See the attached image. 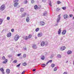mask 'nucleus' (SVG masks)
<instances>
[{"label": "nucleus", "instance_id": "nucleus-36", "mask_svg": "<svg viewBox=\"0 0 74 74\" xmlns=\"http://www.w3.org/2000/svg\"><path fill=\"white\" fill-rule=\"evenodd\" d=\"M2 59L3 60H6V59H5V56H3V57H2Z\"/></svg>", "mask_w": 74, "mask_h": 74}, {"label": "nucleus", "instance_id": "nucleus-47", "mask_svg": "<svg viewBox=\"0 0 74 74\" xmlns=\"http://www.w3.org/2000/svg\"><path fill=\"white\" fill-rule=\"evenodd\" d=\"M10 17H7V19L8 20H10Z\"/></svg>", "mask_w": 74, "mask_h": 74}, {"label": "nucleus", "instance_id": "nucleus-28", "mask_svg": "<svg viewBox=\"0 0 74 74\" xmlns=\"http://www.w3.org/2000/svg\"><path fill=\"white\" fill-rule=\"evenodd\" d=\"M3 23V20L1 19H0V25H1Z\"/></svg>", "mask_w": 74, "mask_h": 74}, {"label": "nucleus", "instance_id": "nucleus-20", "mask_svg": "<svg viewBox=\"0 0 74 74\" xmlns=\"http://www.w3.org/2000/svg\"><path fill=\"white\" fill-rule=\"evenodd\" d=\"M26 15V13L25 12L22 15V17H25Z\"/></svg>", "mask_w": 74, "mask_h": 74}, {"label": "nucleus", "instance_id": "nucleus-14", "mask_svg": "<svg viewBox=\"0 0 74 74\" xmlns=\"http://www.w3.org/2000/svg\"><path fill=\"white\" fill-rule=\"evenodd\" d=\"M57 58H62V55L60 54H58L57 56Z\"/></svg>", "mask_w": 74, "mask_h": 74}, {"label": "nucleus", "instance_id": "nucleus-26", "mask_svg": "<svg viewBox=\"0 0 74 74\" xmlns=\"http://www.w3.org/2000/svg\"><path fill=\"white\" fill-rule=\"evenodd\" d=\"M41 59L42 60H44L45 59V57L44 56H42L41 57Z\"/></svg>", "mask_w": 74, "mask_h": 74}, {"label": "nucleus", "instance_id": "nucleus-54", "mask_svg": "<svg viewBox=\"0 0 74 74\" xmlns=\"http://www.w3.org/2000/svg\"><path fill=\"white\" fill-rule=\"evenodd\" d=\"M29 14H27V16H29Z\"/></svg>", "mask_w": 74, "mask_h": 74}, {"label": "nucleus", "instance_id": "nucleus-27", "mask_svg": "<svg viewBox=\"0 0 74 74\" xmlns=\"http://www.w3.org/2000/svg\"><path fill=\"white\" fill-rule=\"evenodd\" d=\"M49 5H50V7H51L52 6V3H51V0H49Z\"/></svg>", "mask_w": 74, "mask_h": 74}, {"label": "nucleus", "instance_id": "nucleus-2", "mask_svg": "<svg viewBox=\"0 0 74 74\" xmlns=\"http://www.w3.org/2000/svg\"><path fill=\"white\" fill-rule=\"evenodd\" d=\"M5 5H1L0 7V10L1 11H3L5 10Z\"/></svg>", "mask_w": 74, "mask_h": 74}, {"label": "nucleus", "instance_id": "nucleus-59", "mask_svg": "<svg viewBox=\"0 0 74 74\" xmlns=\"http://www.w3.org/2000/svg\"><path fill=\"white\" fill-rule=\"evenodd\" d=\"M35 38H37V37H35Z\"/></svg>", "mask_w": 74, "mask_h": 74}, {"label": "nucleus", "instance_id": "nucleus-49", "mask_svg": "<svg viewBox=\"0 0 74 74\" xmlns=\"http://www.w3.org/2000/svg\"><path fill=\"white\" fill-rule=\"evenodd\" d=\"M11 32H14V29H12L11 30Z\"/></svg>", "mask_w": 74, "mask_h": 74}, {"label": "nucleus", "instance_id": "nucleus-19", "mask_svg": "<svg viewBox=\"0 0 74 74\" xmlns=\"http://www.w3.org/2000/svg\"><path fill=\"white\" fill-rule=\"evenodd\" d=\"M72 53V51H71L69 50L67 52V53L68 54V55H70V54H71V53Z\"/></svg>", "mask_w": 74, "mask_h": 74}, {"label": "nucleus", "instance_id": "nucleus-60", "mask_svg": "<svg viewBox=\"0 0 74 74\" xmlns=\"http://www.w3.org/2000/svg\"><path fill=\"white\" fill-rule=\"evenodd\" d=\"M61 40H62L61 39Z\"/></svg>", "mask_w": 74, "mask_h": 74}, {"label": "nucleus", "instance_id": "nucleus-53", "mask_svg": "<svg viewBox=\"0 0 74 74\" xmlns=\"http://www.w3.org/2000/svg\"><path fill=\"white\" fill-rule=\"evenodd\" d=\"M36 69H34L33 70V71H35L36 70Z\"/></svg>", "mask_w": 74, "mask_h": 74}, {"label": "nucleus", "instance_id": "nucleus-22", "mask_svg": "<svg viewBox=\"0 0 74 74\" xmlns=\"http://www.w3.org/2000/svg\"><path fill=\"white\" fill-rule=\"evenodd\" d=\"M8 60L7 59H6L4 61H3V63L4 64H5V63H6L7 62Z\"/></svg>", "mask_w": 74, "mask_h": 74}, {"label": "nucleus", "instance_id": "nucleus-34", "mask_svg": "<svg viewBox=\"0 0 74 74\" xmlns=\"http://www.w3.org/2000/svg\"><path fill=\"white\" fill-rule=\"evenodd\" d=\"M57 3L58 4H60V3H61V2H60V1H57Z\"/></svg>", "mask_w": 74, "mask_h": 74}, {"label": "nucleus", "instance_id": "nucleus-5", "mask_svg": "<svg viewBox=\"0 0 74 74\" xmlns=\"http://www.w3.org/2000/svg\"><path fill=\"white\" fill-rule=\"evenodd\" d=\"M64 18L65 19H67L69 18V15L67 14H65L64 15Z\"/></svg>", "mask_w": 74, "mask_h": 74}, {"label": "nucleus", "instance_id": "nucleus-51", "mask_svg": "<svg viewBox=\"0 0 74 74\" xmlns=\"http://www.w3.org/2000/svg\"><path fill=\"white\" fill-rule=\"evenodd\" d=\"M25 73V71H23L21 73V74H23Z\"/></svg>", "mask_w": 74, "mask_h": 74}, {"label": "nucleus", "instance_id": "nucleus-40", "mask_svg": "<svg viewBox=\"0 0 74 74\" xmlns=\"http://www.w3.org/2000/svg\"><path fill=\"white\" fill-rule=\"evenodd\" d=\"M62 9H63V10H66V7H63L62 8Z\"/></svg>", "mask_w": 74, "mask_h": 74}, {"label": "nucleus", "instance_id": "nucleus-4", "mask_svg": "<svg viewBox=\"0 0 74 74\" xmlns=\"http://www.w3.org/2000/svg\"><path fill=\"white\" fill-rule=\"evenodd\" d=\"M60 15H61V14L59 15H58V18H57V23H59V22L60 20Z\"/></svg>", "mask_w": 74, "mask_h": 74}, {"label": "nucleus", "instance_id": "nucleus-17", "mask_svg": "<svg viewBox=\"0 0 74 74\" xmlns=\"http://www.w3.org/2000/svg\"><path fill=\"white\" fill-rule=\"evenodd\" d=\"M32 47L34 49H37V46L36 45H33L32 46Z\"/></svg>", "mask_w": 74, "mask_h": 74}, {"label": "nucleus", "instance_id": "nucleus-44", "mask_svg": "<svg viewBox=\"0 0 74 74\" xmlns=\"http://www.w3.org/2000/svg\"><path fill=\"white\" fill-rule=\"evenodd\" d=\"M60 10V9L59 8H57V11H59Z\"/></svg>", "mask_w": 74, "mask_h": 74}, {"label": "nucleus", "instance_id": "nucleus-29", "mask_svg": "<svg viewBox=\"0 0 74 74\" xmlns=\"http://www.w3.org/2000/svg\"><path fill=\"white\" fill-rule=\"evenodd\" d=\"M46 66V64H43L42 65V67H45Z\"/></svg>", "mask_w": 74, "mask_h": 74}, {"label": "nucleus", "instance_id": "nucleus-46", "mask_svg": "<svg viewBox=\"0 0 74 74\" xmlns=\"http://www.w3.org/2000/svg\"><path fill=\"white\" fill-rule=\"evenodd\" d=\"M72 16H73V15H72V14H70L69 15L70 18H71V17H72Z\"/></svg>", "mask_w": 74, "mask_h": 74}, {"label": "nucleus", "instance_id": "nucleus-33", "mask_svg": "<svg viewBox=\"0 0 74 74\" xmlns=\"http://www.w3.org/2000/svg\"><path fill=\"white\" fill-rule=\"evenodd\" d=\"M27 64H26V62H24L23 63V66H26V65Z\"/></svg>", "mask_w": 74, "mask_h": 74}, {"label": "nucleus", "instance_id": "nucleus-16", "mask_svg": "<svg viewBox=\"0 0 74 74\" xmlns=\"http://www.w3.org/2000/svg\"><path fill=\"white\" fill-rule=\"evenodd\" d=\"M61 29L60 28L59 29V30L58 32V34L59 35H60V33H61Z\"/></svg>", "mask_w": 74, "mask_h": 74}, {"label": "nucleus", "instance_id": "nucleus-23", "mask_svg": "<svg viewBox=\"0 0 74 74\" xmlns=\"http://www.w3.org/2000/svg\"><path fill=\"white\" fill-rule=\"evenodd\" d=\"M34 8L35 9V10H37V9H38V6L37 5H35Z\"/></svg>", "mask_w": 74, "mask_h": 74}, {"label": "nucleus", "instance_id": "nucleus-37", "mask_svg": "<svg viewBox=\"0 0 74 74\" xmlns=\"http://www.w3.org/2000/svg\"><path fill=\"white\" fill-rule=\"evenodd\" d=\"M45 45H46V46L48 45V42H47V41H46L45 42Z\"/></svg>", "mask_w": 74, "mask_h": 74}, {"label": "nucleus", "instance_id": "nucleus-35", "mask_svg": "<svg viewBox=\"0 0 74 74\" xmlns=\"http://www.w3.org/2000/svg\"><path fill=\"white\" fill-rule=\"evenodd\" d=\"M53 57H54V55H52L50 56V58L52 59V58H53Z\"/></svg>", "mask_w": 74, "mask_h": 74}, {"label": "nucleus", "instance_id": "nucleus-6", "mask_svg": "<svg viewBox=\"0 0 74 74\" xmlns=\"http://www.w3.org/2000/svg\"><path fill=\"white\" fill-rule=\"evenodd\" d=\"M0 70L1 71L3 74H5V73L4 72V68H1L0 69Z\"/></svg>", "mask_w": 74, "mask_h": 74}, {"label": "nucleus", "instance_id": "nucleus-58", "mask_svg": "<svg viewBox=\"0 0 74 74\" xmlns=\"http://www.w3.org/2000/svg\"><path fill=\"white\" fill-rule=\"evenodd\" d=\"M74 19V17H73V19Z\"/></svg>", "mask_w": 74, "mask_h": 74}, {"label": "nucleus", "instance_id": "nucleus-31", "mask_svg": "<svg viewBox=\"0 0 74 74\" xmlns=\"http://www.w3.org/2000/svg\"><path fill=\"white\" fill-rule=\"evenodd\" d=\"M57 70H58V68L57 67H56L54 69V71H56Z\"/></svg>", "mask_w": 74, "mask_h": 74}, {"label": "nucleus", "instance_id": "nucleus-55", "mask_svg": "<svg viewBox=\"0 0 74 74\" xmlns=\"http://www.w3.org/2000/svg\"><path fill=\"white\" fill-rule=\"evenodd\" d=\"M16 74H19V73H17Z\"/></svg>", "mask_w": 74, "mask_h": 74}, {"label": "nucleus", "instance_id": "nucleus-57", "mask_svg": "<svg viewBox=\"0 0 74 74\" xmlns=\"http://www.w3.org/2000/svg\"><path fill=\"white\" fill-rule=\"evenodd\" d=\"M67 62H68V61H67V62H66V63H67Z\"/></svg>", "mask_w": 74, "mask_h": 74}, {"label": "nucleus", "instance_id": "nucleus-10", "mask_svg": "<svg viewBox=\"0 0 74 74\" xmlns=\"http://www.w3.org/2000/svg\"><path fill=\"white\" fill-rule=\"evenodd\" d=\"M6 71L7 74H9L10 73V70L9 69H7Z\"/></svg>", "mask_w": 74, "mask_h": 74}, {"label": "nucleus", "instance_id": "nucleus-62", "mask_svg": "<svg viewBox=\"0 0 74 74\" xmlns=\"http://www.w3.org/2000/svg\"><path fill=\"white\" fill-rule=\"evenodd\" d=\"M73 11H74V10H73Z\"/></svg>", "mask_w": 74, "mask_h": 74}, {"label": "nucleus", "instance_id": "nucleus-41", "mask_svg": "<svg viewBox=\"0 0 74 74\" xmlns=\"http://www.w3.org/2000/svg\"><path fill=\"white\" fill-rule=\"evenodd\" d=\"M24 3L25 4H27V1L25 0L24 1Z\"/></svg>", "mask_w": 74, "mask_h": 74}, {"label": "nucleus", "instance_id": "nucleus-32", "mask_svg": "<svg viewBox=\"0 0 74 74\" xmlns=\"http://www.w3.org/2000/svg\"><path fill=\"white\" fill-rule=\"evenodd\" d=\"M55 64H51V67L52 68H53V67H55Z\"/></svg>", "mask_w": 74, "mask_h": 74}, {"label": "nucleus", "instance_id": "nucleus-56", "mask_svg": "<svg viewBox=\"0 0 74 74\" xmlns=\"http://www.w3.org/2000/svg\"><path fill=\"white\" fill-rule=\"evenodd\" d=\"M56 26H58V24H56Z\"/></svg>", "mask_w": 74, "mask_h": 74}, {"label": "nucleus", "instance_id": "nucleus-43", "mask_svg": "<svg viewBox=\"0 0 74 74\" xmlns=\"http://www.w3.org/2000/svg\"><path fill=\"white\" fill-rule=\"evenodd\" d=\"M14 63H17V60H15L13 62Z\"/></svg>", "mask_w": 74, "mask_h": 74}, {"label": "nucleus", "instance_id": "nucleus-1", "mask_svg": "<svg viewBox=\"0 0 74 74\" xmlns=\"http://www.w3.org/2000/svg\"><path fill=\"white\" fill-rule=\"evenodd\" d=\"M18 1L19 0H14V6L15 7H16L18 5V3H17L18 2Z\"/></svg>", "mask_w": 74, "mask_h": 74}, {"label": "nucleus", "instance_id": "nucleus-24", "mask_svg": "<svg viewBox=\"0 0 74 74\" xmlns=\"http://www.w3.org/2000/svg\"><path fill=\"white\" fill-rule=\"evenodd\" d=\"M32 35L30 34L29 35L28 38V39H30V38H32Z\"/></svg>", "mask_w": 74, "mask_h": 74}, {"label": "nucleus", "instance_id": "nucleus-50", "mask_svg": "<svg viewBox=\"0 0 74 74\" xmlns=\"http://www.w3.org/2000/svg\"><path fill=\"white\" fill-rule=\"evenodd\" d=\"M42 1L43 2V3H45V2L46 1V0H42Z\"/></svg>", "mask_w": 74, "mask_h": 74}, {"label": "nucleus", "instance_id": "nucleus-25", "mask_svg": "<svg viewBox=\"0 0 74 74\" xmlns=\"http://www.w3.org/2000/svg\"><path fill=\"white\" fill-rule=\"evenodd\" d=\"M52 62V60H50L49 61V62H47L46 64L47 65V64H48V63H51Z\"/></svg>", "mask_w": 74, "mask_h": 74}, {"label": "nucleus", "instance_id": "nucleus-42", "mask_svg": "<svg viewBox=\"0 0 74 74\" xmlns=\"http://www.w3.org/2000/svg\"><path fill=\"white\" fill-rule=\"evenodd\" d=\"M24 38L25 40H27V39H28V38H27V36H26Z\"/></svg>", "mask_w": 74, "mask_h": 74}, {"label": "nucleus", "instance_id": "nucleus-11", "mask_svg": "<svg viewBox=\"0 0 74 74\" xmlns=\"http://www.w3.org/2000/svg\"><path fill=\"white\" fill-rule=\"evenodd\" d=\"M45 45V42L43 41L41 43V45L42 47H44Z\"/></svg>", "mask_w": 74, "mask_h": 74}, {"label": "nucleus", "instance_id": "nucleus-45", "mask_svg": "<svg viewBox=\"0 0 74 74\" xmlns=\"http://www.w3.org/2000/svg\"><path fill=\"white\" fill-rule=\"evenodd\" d=\"M20 65H21V64H19L16 65V67H19V66H20Z\"/></svg>", "mask_w": 74, "mask_h": 74}, {"label": "nucleus", "instance_id": "nucleus-38", "mask_svg": "<svg viewBox=\"0 0 74 74\" xmlns=\"http://www.w3.org/2000/svg\"><path fill=\"white\" fill-rule=\"evenodd\" d=\"M34 2H35L33 0L31 1V3L32 4H33L34 3Z\"/></svg>", "mask_w": 74, "mask_h": 74}, {"label": "nucleus", "instance_id": "nucleus-7", "mask_svg": "<svg viewBox=\"0 0 74 74\" xmlns=\"http://www.w3.org/2000/svg\"><path fill=\"white\" fill-rule=\"evenodd\" d=\"M65 49L66 47H65V46L61 47L60 48V50L62 51H64V50H65Z\"/></svg>", "mask_w": 74, "mask_h": 74}, {"label": "nucleus", "instance_id": "nucleus-3", "mask_svg": "<svg viewBox=\"0 0 74 74\" xmlns=\"http://www.w3.org/2000/svg\"><path fill=\"white\" fill-rule=\"evenodd\" d=\"M19 38V36L18 35H16L15 36L14 38L15 41H18Z\"/></svg>", "mask_w": 74, "mask_h": 74}, {"label": "nucleus", "instance_id": "nucleus-18", "mask_svg": "<svg viewBox=\"0 0 74 74\" xmlns=\"http://www.w3.org/2000/svg\"><path fill=\"white\" fill-rule=\"evenodd\" d=\"M24 10H25V9L23 8H21L20 9V12H23Z\"/></svg>", "mask_w": 74, "mask_h": 74}, {"label": "nucleus", "instance_id": "nucleus-52", "mask_svg": "<svg viewBox=\"0 0 74 74\" xmlns=\"http://www.w3.org/2000/svg\"><path fill=\"white\" fill-rule=\"evenodd\" d=\"M63 74H67V72H64Z\"/></svg>", "mask_w": 74, "mask_h": 74}, {"label": "nucleus", "instance_id": "nucleus-9", "mask_svg": "<svg viewBox=\"0 0 74 74\" xmlns=\"http://www.w3.org/2000/svg\"><path fill=\"white\" fill-rule=\"evenodd\" d=\"M42 35H43L42 33H40L38 34V36L39 37H41V36H42Z\"/></svg>", "mask_w": 74, "mask_h": 74}, {"label": "nucleus", "instance_id": "nucleus-61", "mask_svg": "<svg viewBox=\"0 0 74 74\" xmlns=\"http://www.w3.org/2000/svg\"><path fill=\"white\" fill-rule=\"evenodd\" d=\"M25 49V50H26V49Z\"/></svg>", "mask_w": 74, "mask_h": 74}, {"label": "nucleus", "instance_id": "nucleus-30", "mask_svg": "<svg viewBox=\"0 0 74 74\" xmlns=\"http://www.w3.org/2000/svg\"><path fill=\"white\" fill-rule=\"evenodd\" d=\"M39 30H40V29L39 28H37L36 29L35 31L36 32H38L39 31Z\"/></svg>", "mask_w": 74, "mask_h": 74}, {"label": "nucleus", "instance_id": "nucleus-8", "mask_svg": "<svg viewBox=\"0 0 74 74\" xmlns=\"http://www.w3.org/2000/svg\"><path fill=\"white\" fill-rule=\"evenodd\" d=\"M40 26H44L45 25V22L43 21H40Z\"/></svg>", "mask_w": 74, "mask_h": 74}, {"label": "nucleus", "instance_id": "nucleus-48", "mask_svg": "<svg viewBox=\"0 0 74 74\" xmlns=\"http://www.w3.org/2000/svg\"><path fill=\"white\" fill-rule=\"evenodd\" d=\"M20 55H21V53L18 54H17V56H19Z\"/></svg>", "mask_w": 74, "mask_h": 74}, {"label": "nucleus", "instance_id": "nucleus-13", "mask_svg": "<svg viewBox=\"0 0 74 74\" xmlns=\"http://www.w3.org/2000/svg\"><path fill=\"white\" fill-rule=\"evenodd\" d=\"M12 34L11 33H9L8 34L7 36L8 37H11V36Z\"/></svg>", "mask_w": 74, "mask_h": 74}, {"label": "nucleus", "instance_id": "nucleus-12", "mask_svg": "<svg viewBox=\"0 0 74 74\" xmlns=\"http://www.w3.org/2000/svg\"><path fill=\"white\" fill-rule=\"evenodd\" d=\"M66 30H63L62 32V34L64 35V34H66Z\"/></svg>", "mask_w": 74, "mask_h": 74}, {"label": "nucleus", "instance_id": "nucleus-39", "mask_svg": "<svg viewBox=\"0 0 74 74\" xmlns=\"http://www.w3.org/2000/svg\"><path fill=\"white\" fill-rule=\"evenodd\" d=\"M23 58H26V54H24L23 56Z\"/></svg>", "mask_w": 74, "mask_h": 74}, {"label": "nucleus", "instance_id": "nucleus-21", "mask_svg": "<svg viewBox=\"0 0 74 74\" xmlns=\"http://www.w3.org/2000/svg\"><path fill=\"white\" fill-rule=\"evenodd\" d=\"M29 20H30V19H29V17H27V18L26 19V22H29Z\"/></svg>", "mask_w": 74, "mask_h": 74}, {"label": "nucleus", "instance_id": "nucleus-15", "mask_svg": "<svg viewBox=\"0 0 74 74\" xmlns=\"http://www.w3.org/2000/svg\"><path fill=\"white\" fill-rule=\"evenodd\" d=\"M48 13L47 12H45L43 13V16H47Z\"/></svg>", "mask_w": 74, "mask_h": 74}]
</instances>
